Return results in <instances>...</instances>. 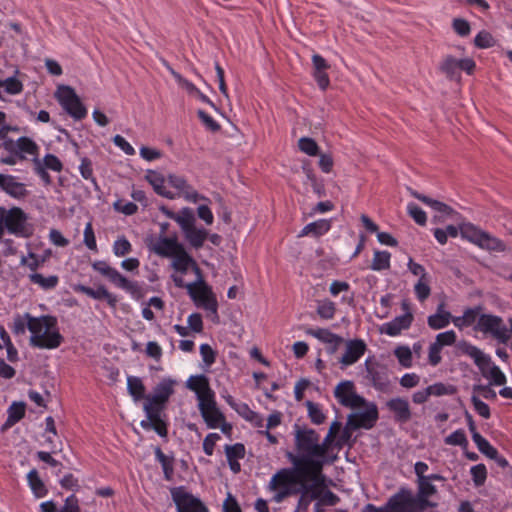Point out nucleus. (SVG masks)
Returning a JSON list of instances; mask_svg holds the SVG:
<instances>
[{"mask_svg": "<svg viewBox=\"0 0 512 512\" xmlns=\"http://www.w3.org/2000/svg\"><path fill=\"white\" fill-rule=\"evenodd\" d=\"M295 447L296 454H288L294 465L292 469L308 477L314 486L324 485L322 469L325 464L333 462V459L324 458L320 435L313 429L295 425Z\"/></svg>", "mask_w": 512, "mask_h": 512, "instance_id": "obj_1", "label": "nucleus"}, {"mask_svg": "<svg viewBox=\"0 0 512 512\" xmlns=\"http://www.w3.org/2000/svg\"><path fill=\"white\" fill-rule=\"evenodd\" d=\"M323 485L314 486L311 480L295 469H281L275 473L269 481V490L272 491V500L276 503L285 498L300 494L298 509H305L310 502L319 495V489Z\"/></svg>", "mask_w": 512, "mask_h": 512, "instance_id": "obj_2", "label": "nucleus"}, {"mask_svg": "<svg viewBox=\"0 0 512 512\" xmlns=\"http://www.w3.org/2000/svg\"><path fill=\"white\" fill-rule=\"evenodd\" d=\"M186 387L195 393L197 407L206 426L226 433L230 426L217 405L215 392L211 389L208 378L205 375H192L186 381Z\"/></svg>", "mask_w": 512, "mask_h": 512, "instance_id": "obj_3", "label": "nucleus"}, {"mask_svg": "<svg viewBox=\"0 0 512 512\" xmlns=\"http://www.w3.org/2000/svg\"><path fill=\"white\" fill-rule=\"evenodd\" d=\"M145 179L152 186L155 193L169 200L184 198L190 203H197L206 199L197 192L185 176L180 174L168 173L164 175L155 170H148Z\"/></svg>", "mask_w": 512, "mask_h": 512, "instance_id": "obj_4", "label": "nucleus"}, {"mask_svg": "<svg viewBox=\"0 0 512 512\" xmlns=\"http://www.w3.org/2000/svg\"><path fill=\"white\" fill-rule=\"evenodd\" d=\"M30 334V344L41 349H55L63 340L57 327V321L52 316L36 317Z\"/></svg>", "mask_w": 512, "mask_h": 512, "instance_id": "obj_5", "label": "nucleus"}, {"mask_svg": "<svg viewBox=\"0 0 512 512\" xmlns=\"http://www.w3.org/2000/svg\"><path fill=\"white\" fill-rule=\"evenodd\" d=\"M508 322L509 327L500 316L482 313L473 329L485 337L493 338L499 344L506 345L512 338V318Z\"/></svg>", "mask_w": 512, "mask_h": 512, "instance_id": "obj_6", "label": "nucleus"}, {"mask_svg": "<svg viewBox=\"0 0 512 512\" xmlns=\"http://www.w3.org/2000/svg\"><path fill=\"white\" fill-rule=\"evenodd\" d=\"M186 290L194 304L205 310L207 317H209L212 322L218 323V301L212 288L203 281V278L195 279L194 282L188 283Z\"/></svg>", "mask_w": 512, "mask_h": 512, "instance_id": "obj_7", "label": "nucleus"}, {"mask_svg": "<svg viewBox=\"0 0 512 512\" xmlns=\"http://www.w3.org/2000/svg\"><path fill=\"white\" fill-rule=\"evenodd\" d=\"M54 96L62 109L74 120H82L87 116L86 107L72 87L58 85Z\"/></svg>", "mask_w": 512, "mask_h": 512, "instance_id": "obj_8", "label": "nucleus"}, {"mask_svg": "<svg viewBox=\"0 0 512 512\" xmlns=\"http://www.w3.org/2000/svg\"><path fill=\"white\" fill-rule=\"evenodd\" d=\"M5 217L4 230L15 236L28 238L34 232V227L28 222L27 214L19 207L5 209L3 207Z\"/></svg>", "mask_w": 512, "mask_h": 512, "instance_id": "obj_9", "label": "nucleus"}, {"mask_svg": "<svg viewBox=\"0 0 512 512\" xmlns=\"http://www.w3.org/2000/svg\"><path fill=\"white\" fill-rule=\"evenodd\" d=\"M171 267L174 270V273L171 275V279L177 287L186 288L188 283L184 282L183 277L190 271L194 272L196 279L202 278L199 267L184 248L171 259Z\"/></svg>", "mask_w": 512, "mask_h": 512, "instance_id": "obj_10", "label": "nucleus"}, {"mask_svg": "<svg viewBox=\"0 0 512 512\" xmlns=\"http://www.w3.org/2000/svg\"><path fill=\"white\" fill-rule=\"evenodd\" d=\"M352 409L354 412L348 416L347 423V425L352 429H370L378 419V409L373 402H368L363 399V404Z\"/></svg>", "mask_w": 512, "mask_h": 512, "instance_id": "obj_11", "label": "nucleus"}, {"mask_svg": "<svg viewBox=\"0 0 512 512\" xmlns=\"http://www.w3.org/2000/svg\"><path fill=\"white\" fill-rule=\"evenodd\" d=\"M402 315L396 316L391 321L383 323L380 327V332L390 337H396L402 331L411 327L414 320V315L409 301L403 300L401 302Z\"/></svg>", "mask_w": 512, "mask_h": 512, "instance_id": "obj_12", "label": "nucleus"}, {"mask_svg": "<svg viewBox=\"0 0 512 512\" xmlns=\"http://www.w3.org/2000/svg\"><path fill=\"white\" fill-rule=\"evenodd\" d=\"M392 512H424L425 508L410 490L401 489L388 500Z\"/></svg>", "mask_w": 512, "mask_h": 512, "instance_id": "obj_13", "label": "nucleus"}, {"mask_svg": "<svg viewBox=\"0 0 512 512\" xmlns=\"http://www.w3.org/2000/svg\"><path fill=\"white\" fill-rule=\"evenodd\" d=\"M146 243L148 249L154 254L171 259L184 248L176 238L166 236H152Z\"/></svg>", "mask_w": 512, "mask_h": 512, "instance_id": "obj_14", "label": "nucleus"}, {"mask_svg": "<svg viewBox=\"0 0 512 512\" xmlns=\"http://www.w3.org/2000/svg\"><path fill=\"white\" fill-rule=\"evenodd\" d=\"M176 380L172 378H163L154 388L152 395L146 397L144 404H151V407L162 411L164 405L174 393Z\"/></svg>", "mask_w": 512, "mask_h": 512, "instance_id": "obj_15", "label": "nucleus"}, {"mask_svg": "<svg viewBox=\"0 0 512 512\" xmlns=\"http://www.w3.org/2000/svg\"><path fill=\"white\" fill-rule=\"evenodd\" d=\"M171 497L176 505L177 512H202L204 508L200 499L193 496L182 486L172 488Z\"/></svg>", "mask_w": 512, "mask_h": 512, "instance_id": "obj_16", "label": "nucleus"}, {"mask_svg": "<svg viewBox=\"0 0 512 512\" xmlns=\"http://www.w3.org/2000/svg\"><path fill=\"white\" fill-rule=\"evenodd\" d=\"M334 396L341 405L351 409L363 404L364 399L356 393L354 383L349 380L341 381L335 387Z\"/></svg>", "mask_w": 512, "mask_h": 512, "instance_id": "obj_17", "label": "nucleus"}, {"mask_svg": "<svg viewBox=\"0 0 512 512\" xmlns=\"http://www.w3.org/2000/svg\"><path fill=\"white\" fill-rule=\"evenodd\" d=\"M116 287L127 292L133 299L142 297V288L137 281L129 280L116 268L111 267L105 276Z\"/></svg>", "mask_w": 512, "mask_h": 512, "instance_id": "obj_18", "label": "nucleus"}, {"mask_svg": "<svg viewBox=\"0 0 512 512\" xmlns=\"http://www.w3.org/2000/svg\"><path fill=\"white\" fill-rule=\"evenodd\" d=\"M0 189L14 199H24L29 191L17 176L0 173Z\"/></svg>", "mask_w": 512, "mask_h": 512, "instance_id": "obj_19", "label": "nucleus"}, {"mask_svg": "<svg viewBox=\"0 0 512 512\" xmlns=\"http://www.w3.org/2000/svg\"><path fill=\"white\" fill-rule=\"evenodd\" d=\"M306 334L326 345L328 354H334L343 343V338L327 328H309Z\"/></svg>", "mask_w": 512, "mask_h": 512, "instance_id": "obj_20", "label": "nucleus"}, {"mask_svg": "<svg viewBox=\"0 0 512 512\" xmlns=\"http://www.w3.org/2000/svg\"><path fill=\"white\" fill-rule=\"evenodd\" d=\"M366 344L361 339L348 340L345 343V350L339 359L342 368L355 364L365 353Z\"/></svg>", "mask_w": 512, "mask_h": 512, "instance_id": "obj_21", "label": "nucleus"}, {"mask_svg": "<svg viewBox=\"0 0 512 512\" xmlns=\"http://www.w3.org/2000/svg\"><path fill=\"white\" fill-rule=\"evenodd\" d=\"M453 318L454 316L445 309L444 304H439L436 312L428 316L427 323L431 329L440 330L447 327L452 322Z\"/></svg>", "mask_w": 512, "mask_h": 512, "instance_id": "obj_22", "label": "nucleus"}, {"mask_svg": "<svg viewBox=\"0 0 512 512\" xmlns=\"http://www.w3.org/2000/svg\"><path fill=\"white\" fill-rule=\"evenodd\" d=\"M482 376L489 381L491 385L501 386L506 383V376L501 369L492 362L490 358L488 363L480 369Z\"/></svg>", "mask_w": 512, "mask_h": 512, "instance_id": "obj_23", "label": "nucleus"}, {"mask_svg": "<svg viewBox=\"0 0 512 512\" xmlns=\"http://www.w3.org/2000/svg\"><path fill=\"white\" fill-rule=\"evenodd\" d=\"M417 484L418 492L415 497L420 500L421 505L425 508V510L428 507L435 506V503L429 501V498L437 492L435 485L428 481L425 477L421 478V480H417Z\"/></svg>", "mask_w": 512, "mask_h": 512, "instance_id": "obj_24", "label": "nucleus"}, {"mask_svg": "<svg viewBox=\"0 0 512 512\" xmlns=\"http://www.w3.org/2000/svg\"><path fill=\"white\" fill-rule=\"evenodd\" d=\"M74 291L84 293L96 300L105 299L110 305H114L116 302L114 295L111 294L104 286H99L97 289H93L91 287L78 284L74 286Z\"/></svg>", "mask_w": 512, "mask_h": 512, "instance_id": "obj_25", "label": "nucleus"}, {"mask_svg": "<svg viewBox=\"0 0 512 512\" xmlns=\"http://www.w3.org/2000/svg\"><path fill=\"white\" fill-rule=\"evenodd\" d=\"M331 226L332 221L330 219H319L305 225L299 233V236L319 237L325 235L331 229Z\"/></svg>", "mask_w": 512, "mask_h": 512, "instance_id": "obj_26", "label": "nucleus"}, {"mask_svg": "<svg viewBox=\"0 0 512 512\" xmlns=\"http://www.w3.org/2000/svg\"><path fill=\"white\" fill-rule=\"evenodd\" d=\"M459 348L469 356L475 363V365L480 369L482 366L488 363V360L491 358L488 354L484 353L480 348L475 345H472L468 342H461L459 344Z\"/></svg>", "mask_w": 512, "mask_h": 512, "instance_id": "obj_27", "label": "nucleus"}, {"mask_svg": "<svg viewBox=\"0 0 512 512\" xmlns=\"http://www.w3.org/2000/svg\"><path fill=\"white\" fill-rule=\"evenodd\" d=\"M480 310V307L468 308L463 312V315L454 316V318L452 319V323L456 328L460 330L471 325L475 326L480 316Z\"/></svg>", "mask_w": 512, "mask_h": 512, "instance_id": "obj_28", "label": "nucleus"}, {"mask_svg": "<svg viewBox=\"0 0 512 512\" xmlns=\"http://www.w3.org/2000/svg\"><path fill=\"white\" fill-rule=\"evenodd\" d=\"M16 145V156H19L21 159L26 158L28 155L33 156V158L38 157L39 146L31 138L19 137Z\"/></svg>", "mask_w": 512, "mask_h": 512, "instance_id": "obj_29", "label": "nucleus"}, {"mask_svg": "<svg viewBox=\"0 0 512 512\" xmlns=\"http://www.w3.org/2000/svg\"><path fill=\"white\" fill-rule=\"evenodd\" d=\"M470 429L472 431L473 442L478 450L490 459H497L498 451L475 430L473 423L470 424Z\"/></svg>", "mask_w": 512, "mask_h": 512, "instance_id": "obj_30", "label": "nucleus"}, {"mask_svg": "<svg viewBox=\"0 0 512 512\" xmlns=\"http://www.w3.org/2000/svg\"><path fill=\"white\" fill-rule=\"evenodd\" d=\"M27 482L30 487L33 495L36 498H43L47 495L48 489L42 479L39 476V473L36 469H32L27 474Z\"/></svg>", "mask_w": 512, "mask_h": 512, "instance_id": "obj_31", "label": "nucleus"}, {"mask_svg": "<svg viewBox=\"0 0 512 512\" xmlns=\"http://www.w3.org/2000/svg\"><path fill=\"white\" fill-rule=\"evenodd\" d=\"M183 234L187 242L196 249L202 247L208 237V231L204 228L197 227L195 224Z\"/></svg>", "mask_w": 512, "mask_h": 512, "instance_id": "obj_32", "label": "nucleus"}, {"mask_svg": "<svg viewBox=\"0 0 512 512\" xmlns=\"http://www.w3.org/2000/svg\"><path fill=\"white\" fill-rule=\"evenodd\" d=\"M36 317L31 316L29 313L17 314L13 318L12 332L15 335H23L26 330L31 331Z\"/></svg>", "mask_w": 512, "mask_h": 512, "instance_id": "obj_33", "label": "nucleus"}, {"mask_svg": "<svg viewBox=\"0 0 512 512\" xmlns=\"http://www.w3.org/2000/svg\"><path fill=\"white\" fill-rule=\"evenodd\" d=\"M25 415V404L23 402H13L7 409V419L3 429H8L19 422Z\"/></svg>", "mask_w": 512, "mask_h": 512, "instance_id": "obj_34", "label": "nucleus"}, {"mask_svg": "<svg viewBox=\"0 0 512 512\" xmlns=\"http://www.w3.org/2000/svg\"><path fill=\"white\" fill-rule=\"evenodd\" d=\"M387 406L400 421H407L410 418L409 404L406 400L395 398L388 401Z\"/></svg>", "mask_w": 512, "mask_h": 512, "instance_id": "obj_35", "label": "nucleus"}, {"mask_svg": "<svg viewBox=\"0 0 512 512\" xmlns=\"http://www.w3.org/2000/svg\"><path fill=\"white\" fill-rule=\"evenodd\" d=\"M28 278L31 283L39 286L43 290L54 289L59 283V278L56 275L44 276L40 273L34 272L30 273Z\"/></svg>", "mask_w": 512, "mask_h": 512, "instance_id": "obj_36", "label": "nucleus"}, {"mask_svg": "<svg viewBox=\"0 0 512 512\" xmlns=\"http://www.w3.org/2000/svg\"><path fill=\"white\" fill-rule=\"evenodd\" d=\"M127 390L134 402H138L141 399H146L145 396V386L141 378L137 376H128L127 377Z\"/></svg>", "mask_w": 512, "mask_h": 512, "instance_id": "obj_37", "label": "nucleus"}, {"mask_svg": "<svg viewBox=\"0 0 512 512\" xmlns=\"http://www.w3.org/2000/svg\"><path fill=\"white\" fill-rule=\"evenodd\" d=\"M6 350V357L9 362L18 361V351L14 347L9 334L3 326L0 327V350Z\"/></svg>", "mask_w": 512, "mask_h": 512, "instance_id": "obj_38", "label": "nucleus"}, {"mask_svg": "<svg viewBox=\"0 0 512 512\" xmlns=\"http://www.w3.org/2000/svg\"><path fill=\"white\" fill-rule=\"evenodd\" d=\"M440 69L447 77L458 79L460 77V59L450 55L446 56L440 65Z\"/></svg>", "mask_w": 512, "mask_h": 512, "instance_id": "obj_39", "label": "nucleus"}, {"mask_svg": "<svg viewBox=\"0 0 512 512\" xmlns=\"http://www.w3.org/2000/svg\"><path fill=\"white\" fill-rule=\"evenodd\" d=\"M477 246L482 249L489 250V251L500 252V251L505 250V245L501 240L491 236L490 234H488L486 232H483Z\"/></svg>", "mask_w": 512, "mask_h": 512, "instance_id": "obj_40", "label": "nucleus"}, {"mask_svg": "<svg viewBox=\"0 0 512 512\" xmlns=\"http://www.w3.org/2000/svg\"><path fill=\"white\" fill-rule=\"evenodd\" d=\"M391 254L388 251H375L371 263L373 271H382L390 267Z\"/></svg>", "mask_w": 512, "mask_h": 512, "instance_id": "obj_41", "label": "nucleus"}, {"mask_svg": "<svg viewBox=\"0 0 512 512\" xmlns=\"http://www.w3.org/2000/svg\"><path fill=\"white\" fill-rule=\"evenodd\" d=\"M412 195L417 198L418 200L422 201L423 203H425L426 205H428L429 207H431L433 210L443 214V215H449L450 213H452V209L446 205L445 203H442L440 201H437V200H433L427 196H424L422 194H419L417 192H412Z\"/></svg>", "mask_w": 512, "mask_h": 512, "instance_id": "obj_42", "label": "nucleus"}, {"mask_svg": "<svg viewBox=\"0 0 512 512\" xmlns=\"http://www.w3.org/2000/svg\"><path fill=\"white\" fill-rule=\"evenodd\" d=\"M394 355L402 367L410 368L412 366L413 356L412 350L409 346L402 345L396 347L394 350Z\"/></svg>", "mask_w": 512, "mask_h": 512, "instance_id": "obj_43", "label": "nucleus"}, {"mask_svg": "<svg viewBox=\"0 0 512 512\" xmlns=\"http://www.w3.org/2000/svg\"><path fill=\"white\" fill-rule=\"evenodd\" d=\"M143 410L145 412L146 419H143L140 422V426L145 430H152V427L155 424V421L159 420V416L161 415V412L152 408L151 404H144Z\"/></svg>", "mask_w": 512, "mask_h": 512, "instance_id": "obj_44", "label": "nucleus"}, {"mask_svg": "<svg viewBox=\"0 0 512 512\" xmlns=\"http://www.w3.org/2000/svg\"><path fill=\"white\" fill-rule=\"evenodd\" d=\"M317 314L324 320H330L334 317L336 312V305L328 299H324L317 304Z\"/></svg>", "mask_w": 512, "mask_h": 512, "instance_id": "obj_45", "label": "nucleus"}, {"mask_svg": "<svg viewBox=\"0 0 512 512\" xmlns=\"http://www.w3.org/2000/svg\"><path fill=\"white\" fill-rule=\"evenodd\" d=\"M175 222L180 226L182 232L184 233L191 226L195 224V219L192 214V211L189 208H183L180 213L175 216Z\"/></svg>", "mask_w": 512, "mask_h": 512, "instance_id": "obj_46", "label": "nucleus"}, {"mask_svg": "<svg viewBox=\"0 0 512 512\" xmlns=\"http://www.w3.org/2000/svg\"><path fill=\"white\" fill-rule=\"evenodd\" d=\"M483 232L472 224H465L461 227L462 237L475 245H478Z\"/></svg>", "mask_w": 512, "mask_h": 512, "instance_id": "obj_47", "label": "nucleus"}, {"mask_svg": "<svg viewBox=\"0 0 512 512\" xmlns=\"http://www.w3.org/2000/svg\"><path fill=\"white\" fill-rule=\"evenodd\" d=\"M0 88H4L9 95H17L23 90V85L16 77H8L4 80L0 79Z\"/></svg>", "mask_w": 512, "mask_h": 512, "instance_id": "obj_48", "label": "nucleus"}, {"mask_svg": "<svg viewBox=\"0 0 512 512\" xmlns=\"http://www.w3.org/2000/svg\"><path fill=\"white\" fill-rule=\"evenodd\" d=\"M298 147L301 152L308 156H317L319 154L318 144L310 137H301L298 140Z\"/></svg>", "mask_w": 512, "mask_h": 512, "instance_id": "obj_49", "label": "nucleus"}, {"mask_svg": "<svg viewBox=\"0 0 512 512\" xmlns=\"http://www.w3.org/2000/svg\"><path fill=\"white\" fill-rule=\"evenodd\" d=\"M45 259L39 255L29 252L27 255H23L20 259V264L26 266L29 270L34 273L43 263Z\"/></svg>", "mask_w": 512, "mask_h": 512, "instance_id": "obj_50", "label": "nucleus"}, {"mask_svg": "<svg viewBox=\"0 0 512 512\" xmlns=\"http://www.w3.org/2000/svg\"><path fill=\"white\" fill-rule=\"evenodd\" d=\"M39 162L42 168L53 172H60L63 168L61 160L53 154H46L42 159L39 158Z\"/></svg>", "mask_w": 512, "mask_h": 512, "instance_id": "obj_51", "label": "nucleus"}, {"mask_svg": "<svg viewBox=\"0 0 512 512\" xmlns=\"http://www.w3.org/2000/svg\"><path fill=\"white\" fill-rule=\"evenodd\" d=\"M444 442L447 445L460 446L462 448H466L468 445L465 431L462 429H458L445 437Z\"/></svg>", "mask_w": 512, "mask_h": 512, "instance_id": "obj_52", "label": "nucleus"}, {"mask_svg": "<svg viewBox=\"0 0 512 512\" xmlns=\"http://www.w3.org/2000/svg\"><path fill=\"white\" fill-rule=\"evenodd\" d=\"M407 213L409 216L413 218V220L418 225H425L427 221V216L425 211H423L417 204L411 202L407 204Z\"/></svg>", "mask_w": 512, "mask_h": 512, "instance_id": "obj_53", "label": "nucleus"}, {"mask_svg": "<svg viewBox=\"0 0 512 512\" xmlns=\"http://www.w3.org/2000/svg\"><path fill=\"white\" fill-rule=\"evenodd\" d=\"M470 474L475 486L484 484L487 478V469L484 464H477L471 467Z\"/></svg>", "mask_w": 512, "mask_h": 512, "instance_id": "obj_54", "label": "nucleus"}, {"mask_svg": "<svg viewBox=\"0 0 512 512\" xmlns=\"http://www.w3.org/2000/svg\"><path fill=\"white\" fill-rule=\"evenodd\" d=\"M457 335L454 330H447L436 335L434 343L441 349L444 346H451L456 342Z\"/></svg>", "mask_w": 512, "mask_h": 512, "instance_id": "obj_55", "label": "nucleus"}, {"mask_svg": "<svg viewBox=\"0 0 512 512\" xmlns=\"http://www.w3.org/2000/svg\"><path fill=\"white\" fill-rule=\"evenodd\" d=\"M132 249L131 243L125 237L117 238L113 243V253L117 257H122L128 254Z\"/></svg>", "mask_w": 512, "mask_h": 512, "instance_id": "obj_56", "label": "nucleus"}, {"mask_svg": "<svg viewBox=\"0 0 512 512\" xmlns=\"http://www.w3.org/2000/svg\"><path fill=\"white\" fill-rule=\"evenodd\" d=\"M430 396H443V395H452L455 393L456 389L453 385L444 384V383H435L433 385L428 386Z\"/></svg>", "mask_w": 512, "mask_h": 512, "instance_id": "obj_57", "label": "nucleus"}, {"mask_svg": "<svg viewBox=\"0 0 512 512\" xmlns=\"http://www.w3.org/2000/svg\"><path fill=\"white\" fill-rule=\"evenodd\" d=\"M83 243L89 250L97 252V242L91 222H88L85 225L83 232Z\"/></svg>", "mask_w": 512, "mask_h": 512, "instance_id": "obj_58", "label": "nucleus"}, {"mask_svg": "<svg viewBox=\"0 0 512 512\" xmlns=\"http://www.w3.org/2000/svg\"><path fill=\"white\" fill-rule=\"evenodd\" d=\"M474 43L478 48L486 49L495 45V39L487 31H480L474 39Z\"/></svg>", "mask_w": 512, "mask_h": 512, "instance_id": "obj_59", "label": "nucleus"}, {"mask_svg": "<svg viewBox=\"0 0 512 512\" xmlns=\"http://www.w3.org/2000/svg\"><path fill=\"white\" fill-rule=\"evenodd\" d=\"M429 282V278L419 279L414 286L415 294L420 301L426 300L431 293Z\"/></svg>", "mask_w": 512, "mask_h": 512, "instance_id": "obj_60", "label": "nucleus"}, {"mask_svg": "<svg viewBox=\"0 0 512 512\" xmlns=\"http://www.w3.org/2000/svg\"><path fill=\"white\" fill-rule=\"evenodd\" d=\"M308 415L314 424H321L325 420V415L318 404L307 402Z\"/></svg>", "mask_w": 512, "mask_h": 512, "instance_id": "obj_61", "label": "nucleus"}, {"mask_svg": "<svg viewBox=\"0 0 512 512\" xmlns=\"http://www.w3.org/2000/svg\"><path fill=\"white\" fill-rule=\"evenodd\" d=\"M79 172L81 176L85 180H89L93 183H95V178L93 176V165L92 161L86 157L81 158L80 165H79Z\"/></svg>", "mask_w": 512, "mask_h": 512, "instance_id": "obj_62", "label": "nucleus"}, {"mask_svg": "<svg viewBox=\"0 0 512 512\" xmlns=\"http://www.w3.org/2000/svg\"><path fill=\"white\" fill-rule=\"evenodd\" d=\"M221 439V436L218 433L212 432L209 433L203 440V451L207 456H211L214 453V448L216 443Z\"/></svg>", "mask_w": 512, "mask_h": 512, "instance_id": "obj_63", "label": "nucleus"}, {"mask_svg": "<svg viewBox=\"0 0 512 512\" xmlns=\"http://www.w3.org/2000/svg\"><path fill=\"white\" fill-rule=\"evenodd\" d=\"M225 453L227 460L231 459H242L245 455V447L243 444L236 443L234 445H227L225 447Z\"/></svg>", "mask_w": 512, "mask_h": 512, "instance_id": "obj_64", "label": "nucleus"}]
</instances>
